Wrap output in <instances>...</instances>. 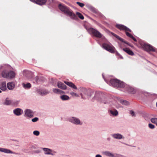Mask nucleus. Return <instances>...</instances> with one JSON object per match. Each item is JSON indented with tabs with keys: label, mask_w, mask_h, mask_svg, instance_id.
<instances>
[{
	"label": "nucleus",
	"mask_w": 157,
	"mask_h": 157,
	"mask_svg": "<svg viewBox=\"0 0 157 157\" xmlns=\"http://www.w3.org/2000/svg\"><path fill=\"white\" fill-rule=\"evenodd\" d=\"M57 86L58 88L62 90H66L67 89L66 86L61 82H58Z\"/></svg>",
	"instance_id": "obj_10"
},
{
	"label": "nucleus",
	"mask_w": 157,
	"mask_h": 157,
	"mask_svg": "<svg viewBox=\"0 0 157 157\" xmlns=\"http://www.w3.org/2000/svg\"><path fill=\"white\" fill-rule=\"evenodd\" d=\"M15 86L14 83L13 82H10L7 83V87L9 90H12Z\"/></svg>",
	"instance_id": "obj_13"
},
{
	"label": "nucleus",
	"mask_w": 157,
	"mask_h": 157,
	"mask_svg": "<svg viewBox=\"0 0 157 157\" xmlns=\"http://www.w3.org/2000/svg\"><path fill=\"white\" fill-rule=\"evenodd\" d=\"M33 113L31 110L27 109L25 111V116L31 118L33 116Z\"/></svg>",
	"instance_id": "obj_8"
},
{
	"label": "nucleus",
	"mask_w": 157,
	"mask_h": 157,
	"mask_svg": "<svg viewBox=\"0 0 157 157\" xmlns=\"http://www.w3.org/2000/svg\"><path fill=\"white\" fill-rule=\"evenodd\" d=\"M96 157H102L101 156L99 155H96Z\"/></svg>",
	"instance_id": "obj_46"
},
{
	"label": "nucleus",
	"mask_w": 157,
	"mask_h": 157,
	"mask_svg": "<svg viewBox=\"0 0 157 157\" xmlns=\"http://www.w3.org/2000/svg\"><path fill=\"white\" fill-rule=\"evenodd\" d=\"M112 136L116 139H121L122 138V136L120 134H116L112 135Z\"/></svg>",
	"instance_id": "obj_21"
},
{
	"label": "nucleus",
	"mask_w": 157,
	"mask_h": 157,
	"mask_svg": "<svg viewBox=\"0 0 157 157\" xmlns=\"http://www.w3.org/2000/svg\"><path fill=\"white\" fill-rule=\"evenodd\" d=\"M156 106H157V102L156 103Z\"/></svg>",
	"instance_id": "obj_49"
},
{
	"label": "nucleus",
	"mask_w": 157,
	"mask_h": 157,
	"mask_svg": "<svg viewBox=\"0 0 157 157\" xmlns=\"http://www.w3.org/2000/svg\"><path fill=\"white\" fill-rule=\"evenodd\" d=\"M37 92L41 95H46L49 93V92L45 90H37Z\"/></svg>",
	"instance_id": "obj_11"
},
{
	"label": "nucleus",
	"mask_w": 157,
	"mask_h": 157,
	"mask_svg": "<svg viewBox=\"0 0 157 157\" xmlns=\"http://www.w3.org/2000/svg\"><path fill=\"white\" fill-rule=\"evenodd\" d=\"M22 85L25 89H29L31 87V85L29 83L26 84L23 83Z\"/></svg>",
	"instance_id": "obj_27"
},
{
	"label": "nucleus",
	"mask_w": 157,
	"mask_h": 157,
	"mask_svg": "<svg viewBox=\"0 0 157 157\" xmlns=\"http://www.w3.org/2000/svg\"><path fill=\"white\" fill-rule=\"evenodd\" d=\"M8 77L7 78L12 79L14 78L15 76V72L13 71H10L8 72Z\"/></svg>",
	"instance_id": "obj_14"
},
{
	"label": "nucleus",
	"mask_w": 157,
	"mask_h": 157,
	"mask_svg": "<svg viewBox=\"0 0 157 157\" xmlns=\"http://www.w3.org/2000/svg\"><path fill=\"white\" fill-rule=\"evenodd\" d=\"M131 38L135 41H136V40L133 36L131 37Z\"/></svg>",
	"instance_id": "obj_42"
},
{
	"label": "nucleus",
	"mask_w": 157,
	"mask_h": 157,
	"mask_svg": "<svg viewBox=\"0 0 157 157\" xmlns=\"http://www.w3.org/2000/svg\"><path fill=\"white\" fill-rule=\"evenodd\" d=\"M157 126V124H156Z\"/></svg>",
	"instance_id": "obj_50"
},
{
	"label": "nucleus",
	"mask_w": 157,
	"mask_h": 157,
	"mask_svg": "<svg viewBox=\"0 0 157 157\" xmlns=\"http://www.w3.org/2000/svg\"><path fill=\"white\" fill-rule=\"evenodd\" d=\"M127 90L128 92L131 94H135L136 93V90L134 88L129 86Z\"/></svg>",
	"instance_id": "obj_17"
},
{
	"label": "nucleus",
	"mask_w": 157,
	"mask_h": 157,
	"mask_svg": "<svg viewBox=\"0 0 157 157\" xmlns=\"http://www.w3.org/2000/svg\"><path fill=\"white\" fill-rule=\"evenodd\" d=\"M64 92L63 91L60 90V91L59 92V94H64Z\"/></svg>",
	"instance_id": "obj_45"
},
{
	"label": "nucleus",
	"mask_w": 157,
	"mask_h": 157,
	"mask_svg": "<svg viewBox=\"0 0 157 157\" xmlns=\"http://www.w3.org/2000/svg\"><path fill=\"white\" fill-rule=\"evenodd\" d=\"M108 139V140H110V138H108V139Z\"/></svg>",
	"instance_id": "obj_47"
},
{
	"label": "nucleus",
	"mask_w": 157,
	"mask_h": 157,
	"mask_svg": "<svg viewBox=\"0 0 157 157\" xmlns=\"http://www.w3.org/2000/svg\"><path fill=\"white\" fill-rule=\"evenodd\" d=\"M148 126L149 128L151 129H153L155 128V126L151 124H148Z\"/></svg>",
	"instance_id": "obj_37"
},
{
	"label": "nucleus",
	"mask_w": 157,
	"mask_h": 157,
	"mask_svg": "<svg viewBox=\"0 0 157 157\" xmlns=\"http://www.w3.org/2000/svg\"><path fill=\"white\" fill-rule=\"evenodd\" d=\"M121 102L125 105H128L129 104L128 102L125 100H121Z\"/></svg>",
	"instance_id": "obj_36"
},
{
	"label": "nucleus",
	"mask_w": 157,
	"mask_h": 157,
	"mask_svg": "<svg viewBox=\"0 0 157 157\" xmlns=\"http://www.w3.org/2000/svg\"><path fill=\"white\" fill-rule=\"evenodd\" d=\"M0 151L6 153H12L13 152L10 150L0 148Z\"/></svg>",
	"instance_id": "obj_22"
},
{
	"label": "nucleus",
	"mask_w": 157,
	"mask_h": 157,
	"mask_svg": "<svg viewBox=\"0 0 157 157\" xmlns=\"http://www.w3.org/2000/svg\"><path fill=\"white\" fill-rule=\"evenodd\" d=\"M13 103V101L11 100H10L8 98H7L6 99L4 102V104L6 105H8L12 104Z\"/></svg>",
	"instance_id": "obj_20"
},
{
	"label": "nucleus",
	"mask_w": 157,
	"mask_h": 157,
	"mask_svg": "<svg viewBox=\"0 0 157 157\" xmlns=\"http://www.w3.org/2000/svg\"><path fill=\"white\" fill-rule=\"evenodd\" d=\"M76 3L81 7H83L85 6V4H84L79 2H76Z\"/></svg>",
	"instance_id": "obj_34"
},
{
	"label": "nucleus",
	"mask_w": 157,
	"mask_h": 157,
	"mask_svg": "<svg viewBox=\"0 0 157 157\" xmlns=\"http://www.w3.org/2000/svg\"><path fill=\"white\" fill-rule=\"evenodd\" d=\"M58 7L59 10H69L65 6L61 3L59 5Z\"/></svg>",
	"instance_id": "obj_18"
},
{
	"label": "nucleus",
	"mask_w": 157,
	"mask_h": 157,
	"mask_svg": "<svg viewBox=\"0 0 157 157\" xmlns=\"http://www.w3.org/2000/svg\"><path fill=\"white\" fill-rule=\"evenodd\" d=\"M0 89L3 91L5 90L6 89V83L5 82H3L2 83L0 86Z\"/></svg>",
	"instance_id": "obj_19"
},
{
	"label": "nucleus",
	"mask_w": 157,
	"mask_h": 157,
	"mask_svg": "<svg viewBox=\"0 0 157 157\" xmlns=\"http://www.w3.org/2000/svg\"><path fill=\"white\" fill-rule=\"evenodd\" d=\"M60 90L58 89H54L53 90V91L54 93L56 94H59Z\"/></svg>",
	"instance_id": "obj_33"
},
{
	"label": "nucleus",
	"mask_w": 157,
	"mask_h": 157,
	"mask_svg": "<svg viewBox=\"0 0 157 157\" xmlns=\"http://www.w3.org/2000/svg\"><path fill=\"white\" fill-rule=\"evenodd\" d=\"M69 121L70 122L76 124H82V123L80 124V121L78 119L75 117H72L70 118Z\"/></svg>",
	"instance_id": "obj_7"
},
{
	"label": "nucleus",
	"mask_w": 157,
	"mask_h": 157,
	"mask_svg": "<svg viewBox=\"0 0 157 157\" xmlns=\"http://www.w3.org/2000/svg\"><path fill=\"white\" fill-rule=\"evenodd\" d=\"M43 150L44 151V153L45 154L47 155H53V154L52 153H51L52 150L49 149L44 148H43Z\"/></svg>",
	"instance_id": "obj_15"
},
{
	"label": "nucleus",
	"mask_w": 157,
	"mask_h": 157,
	"mask_svg": "<svg viewBox=\"0 0 157 157\" xmlns=\"http://www.w3.org/2000/svg\"><path fill=\"white\" fill-rule=\"evenodd\" d=\"M30 0L33 3L36 4L37 0Z\"/></svg>",
	"instance_id": "obj_44"
},
{
	"label": "nucleus",
	"mask_w": 157,
	"mask_h": 157,
	"mask_svg": "<svg viewBox=\"0 0 157 157\" xmlns=\"http://www.w3.org/2000/svg\"><path fill=\"white\" fill-rule=\"evenodd\" d=\"M87 8L90 10H94L95 8L91 5L89 4H86V5Z\"/></svg>",
	"instance_id": "obj_30"
},
{
	"label": "nucleus",
	"mask_w": 157,
	"mask_h": 157,
	"mask_svg": "<svg viewBox=\"0 0 157 157\" xmlns=\"http://www.w3.org/2000/svg\"><path fill=\"white\" fill-rule=\"evenodd\" d=\"M88 31L89 33L92 34L96 37L101 38L102 36V34L93 28H90Z\"/></svg>",
	"instance_id": "obj_3"
},
{
	"label": "nucleus",
	"mask_w": 157,
	"mask_h": 157,
	"mask_svg": "<svg viewBox=\"0 0 157 157\" xmlns=\"http://www.w3.org/2000/svg\"><path fill=\"white\" fill-rule=\"evenodd\" d=\"M124 43L127 44L129 46H130L132 48L133 47V46L132 45L130 44H129L126 41H125V42H124Z\"/></svg>",
	"instance_id": "obj_41"
},
{
	"label": "nucleus",
	"mask_w": 157,
	"mask_h": 157,
	"mask_svg": "<svg viewBox=\"0 0 157 157\" xmlns=\"http://www.w3.org/2000/svg\"><path fill=\"white\" fill-rule=\"evenodd\" d=\"M103 48L111 53H114L115 51V48L112 45L104 43L102 44Z\"/></svg>",
	"instance_id": "obj_2"
},
{
	"label": "nucleus",
	"mask_w": 157,
	"mask_h": 157,
	"mask_svg": "<svg viewBox=\"0 0 157 157\" xmlns=\"http://www.w3.org/2000/svg\"><path fill=\"white\" fill-rule=\"evenodd\" d=\"M70 94L73 96H77L78 95L77 94L74 92H71L70 93Z\"/></svg>",
	"instance_id": "obj_40"
},
{
	"label": "nucleus",
	"mask_w": 157,
	"mask_h": 157,
	"mask_svg": "<svg viewBox=\"0 0 157 157\" xmlns=\"http://www.w3.org/2000/svg\"><path fill=\"white\" fill-rule=\"evenodd\" d=\"M130 113L132 116H134L135 113L133 111H130Z\"/></svg>",
	"instance_id": "obj_43"
},
{
	"label": "nucleus",
	"mask_w": 157,
	"mask_h": 157,
	"mask_svg": "<svg viewBox=\"0 0 157 157\" xmlns=\"http://www.w3.org/2000/svg\"><path fill=\"white\" fill-rule=\"evenodd\" d=\"M116 27L120 30H123L125 32H131V30L130 29L123 25L117 24L116 25Z\"/></svg>",
	"instance_id": "obj_5"
},
{
	"label": "nucleus",
	"mask_w": 157,
	"mask_h": 157,
	"mask_svg": "<svg viewBox=\"0 0 157 157\" xmlns=\"http://www.w3.org/2000/svg\"><path fill=\"white\" fill-rule=\"evenodd\" d=\"M127 32L128 31L125 32L126 33V35H127V36L131 38L132 36V35L131 34H130V33H129Z\"/></svg>",
	"instance_id": "obj_38"
},
{
	"label": "nucleus",
	"mask_w": 157,
	"mask_h": 157,
	"mask_svg": "<svg viewBox=\"0 0 157 157\" xmlns=\"http://www.w3.org/2000/svg\"><path fill=\"white\" fill-rule=\"evenodd\" d=\"M103 154L105 155L111 157H113L114 155L113 154L108 151H106L103 152Z\"/></svg>",
	"instance_id": "obj_24"
},
{
	"label": "nucleus",
	"mask_w": 157,
	"mask_h": 157,
	"mask_svg": "<svg viewBox=\"0 0 157 157\" xmlns=\"http://www.w3.org/2000/svg\"><path fill=\"white\" fill-rule=\"evenodd\" d=\"M14 113L17 116H19L21 115L23 113V110L20 108H17L13 110Z\"/></svg>",
	"instance_id": "obj_9"
},
{
	"label": "nucleus",
	"mask_w": 157,
	"mask_h": 157,
	"mask_svg": "<svg viewBox=\"0 0 157 157\" xmlns=\"http://www.w3.org/2000/svg\"><path fill=\"white\" fill-rule=\"evenodd\" d=\"M151 121L154 124H157V118H153L151 119Z\"/></svg>",
	"instance_id": "obj_31"
},
{
	"label": "nucleus",
	"mask_w": 157,
	"mask_h": 157,
	"mask_svg": "<svg viewBox=\"0 0 157 157\" xmlns=\"http://www.w3.org/2000/svg\"><path fill=\"white\" fill-rule=\"evenodd\" d=\"M33 134L36 136H38L40 134V132L38 131H34L33 132Z\"/></svg>",
	"instance_id": "obj_35"
},
{
	"label": "nucleus",
	"mask_w": 157,
	"mask_h": 157,
	"mask_svg": "<svg viewBox=\"0 0 157 157\" xmlns=\"http://www.w3.org/2000/svg\"><path fill=\"white\" fill-rule=\"evenodd\" d=\"M38 120V118L37 117H35L32 120V121L33 122H35Z\"/></svg>",
	"instance_id": "obj_39"
},
{
	"label": "nucleus",
	"mask_w": 157,
	"mask_h": 157,
	"mask_svg": "<svg viewBox=\"0 0 157 157\" xmlns=\"http://www.w3.org/2000/svg\"><path fill=\"white\" fill-rule=\"evenodd\" d=\"M61 99L63 100H67L69 99V97L67 95H63L60 97Z\"/></svg>",
	"instance_id": "obj_26"
},
{
	"label": "nucleus",
	"mask_w": 157,
	"mask_h": 157,
	"mask_svg": "<svg viewBox=\"0 0 157 157\" xmlns=\"http://www.w3.org/2000/svg\"><path fill=\"white\" fill-rule=\"evenodd\" d=\"M124 51L127 53L128 54L130 55H134L133 52L128 48H125L123 49Z\"/></svg>",
	"instance_id": "obj_16"
},
{
	"label": "nucleus",
	"mask_w": 157,
	"mask_h": 157,
	"mask_svg": "<svg viewBox=\"0 0 157 157\" xmlns=\"http://www.w3.org/2000/svg\"><path fill=\"white\" fill-rule=\"evenodd\" d=\"M2 76L4 78H7L8 77V73H7L6 71H3L2 73Z\"/></svg>",
	"instance_id": "obj_28"
},
{
	"label": "nucleus",
	"mask_w": 157,
	"mask_h": 157,
	"mask_svg": "<svg viewBox=\"0 0 157 157\" xmlns=\"http://www.w3.org/2000/svg\"><path fill=\"white\" fill-rule=\"evenodd\" d=\"M110 113L113 115L116 116L118 114V113L117 110H111L110 111Z\"/></svg>",
	"instance_id": "obj_29"
},
{
	"label": "nucleus",
	"mask_w": 157,
	"mask_h": 157,
	"mask_svg": "<svg viewBox=\"0 0 157 157\" xmlns=\"http://www.w3.org/2000/svg\"><path fill=\"white\" fill-rule=\"evenodd\" d=\"M64 82L65 84H66L67 85L69 86H70L71 88H72L75 89H77V87L75 86V85L73 83H72V82H67V81H64Z\"/></svg>",
	"instance_id": "obj_12"
},
{
	"label": "nucleus",
	"mask_w": 157,
	"mask_h": 157,
	"mask_svg": "<svg viewBox=\"0 0 157 157\" xmlns=\"http://www.w3.org/2000/svg\"><path fill=\"white\" fill-rule=\"evenodd\" d=\"M142 46L144 49L147 52L150 51L154 52L155 51V49L150 45L144 44H143Z\"/></svg>",
	"instance_id": "obj_4"
},
{
	"label": "nucleus",
	"mask_w": 157,
	"mask_h": 157,
	"mask_svg": "<svg viewBox=\"0 0 157 157\" xmlns=\"http://www.w3.org/2000/svg\"><path fill=\"white\" fill-rule=\"evenodd\" d=\"M64 13L67 14L68 16H70L71 18L74 19H77L76 15L73 13L70 10H62Z\"/></svg>",
	"instance_id": "obj_6"
},
{
	"label": "nucleus",
	"mask_w": 157,
	"mask_h": 157,
	"mask_svg": "<svg viewBox=\"0 0 157 157\" xmlns=\"http://www.w3.org/2000/svg\"><path fill=\"white\" fill-rule=\"evenodd\" d=\"M111 34L113 35V36H114L115 37H116L118 39H119L120 41H121V42H125V41L123 39L121 38L120 36H118L116 35V34H115V33H111Z\"/></svg>",
	"instance_id": "obj_25"
},
{
	"label": "nucleus",
	"mask_w": 157,
	"mask_h": 157,
	"mask_svg": "<svg viewBox=\"0 0 157 157\" xmlns=\"http://www.w3.org/2000/svg\"><path fill=\"white\" fill-rule=\"evenodd\" d=\"M47 0H37L36 4L42 5L44 4L46 2Z\"/></svg>",
	"instance_id": "obj_23"
},
{
	"label": "nucleus",
	"mask_w": 157,
	"mask_h": 157,
	"mask_svg": "<svg viewBox=\"0 0 157 157\" xmlns=\"http://www.w3.org/2000/svg\"><path fill=\"white\" fill-rule=\"evenodd\" d=\"M110 83L113 86L122 87L124 86L123 83L120 81L115 79L111 80Z\"/></svg>",
	"instance_id": "obj_1"
},
{
	"label": "nucleus",
	"mask_w": 157,
	"mask_h": 157,
	"mask_svg": "<svg viewBox=\"0 0 157 157\" xmlns=\"http://www.w3.org/2000/svg\"><path fill=\"white\" fill-rule=\"evenodd\" d=\"M1 92H2V91H1V90H0V93H1Z\"/></svg>",
	"instance_id": "obj_48"
},
{
	"label": "nucleus",
	"mask_w": 157,
	"mask_h": 157,
	"mask_svg": "<svg viewBox=\"0 0 157 157\" xmlns=\"http://www.w3.org/2000/svg\"><path fill=\"white\" fill-rule=\"evenodd\" d=\"M76 14L78 16V17L81 19L83 20L84 19L83 16L80 13H79V12H77Z\"/></svg>",
	"instance_id": "obj_32"
}]
</instances>
